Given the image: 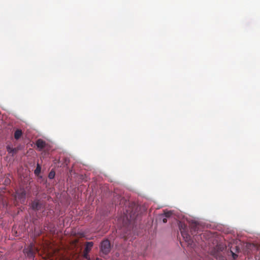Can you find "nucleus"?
I'll return each instance as SVG.
<instances>
[{
    "instance_id": "nucleus-17",
    "label": "nucleus",
    "mask_w": 260,
    "mask_h": 260,
    "mask_svg": "<svg viewBox=\"0 0 260 260\" xmlns=\"http://www.w3.org/2000/svg\"><path fill=\"white\" fill-rule=\"evenodd\" d=\"M162 222L164 223H166L167 222V218L164 217L162 218Z\"/></svg>"
},
{
    "instance_id": "nucleus-8",
    "label": "nucleus",
    "mask_w": 260,
    "mask_h": 260,
    "mask_svg": "<svg viewBox=\"0 0 260 260\" xmlns=\"http://www.w3.org/2000/svg\"><path fill=\"white\" fill-rule=\"evenodd\" d=\"M31 207L33 210H39L41 209L42 205L39 201L35 200L31 203Z\"/></svg>"
},
{
    "instance_id": "nucleus-7",
    "label": "nucleus",
    "mask_w": 260,
    "mask_h": 260,
    "mask_svg": "<svg viewBox=\"0 0 260 260\" xmlns=\"http://www.w3.org/2000/svg\"><path fill=\"white\" fill-rule=\"evenodd\" d=\"M36 144L38 148H39L40 150L45 148L46 145L45 141H44L41 139L37 140Z\"/></svg>"
},
{
    "instance_id": "nucleus-14",
    "label": "nucleus",
    "mask_w": 260,
    "mask_h": 260,
    "mask_svg": "<svg viewBox=\"0 0 260 260\" xmlns=\"http://www.w3.org/2000/svg\"><path fill=\"white\" fill-rule=\"evenodd\" d=\"M55 175V172L53 170H51L48 175L49 179H54Z\"/></svg>"
},
{
    "instance_id": "nucleus-13",
    "label": "nucleus",
    "mask_w": 260,
    "mask_h": 260,
    "mask_svg": "<svg viewBox=\"0 0 260 260\" xmlns=\"http://www.w3.org/2000/svg\"><path fill=\"white\" fill-rule=\"evenodd\" d=\"M41 170V167L40 166V165L38 164L37 168L35 170L34 173L36 175H38L40 173Z\"/></svg>"
},
{
    "instance_id": "nucleus-9",
    "label": "nucleus",
    "mask_w": 260,
    "mask_h": 260,
    "mask_svg": "<svg viewBox=\"0 0 260 260\" xmlns=\"http://www.w3.org/2000/svg\"><path fill=\"white\" fill-rule=\"evenodd\" d=\"M124 214L126 219L129 221L133 220L135 218V214L133 212H131L128 213V210H126Z\"/></svg>"
},
{
    "instance_id": "nucleus-11",
    "label": "nucleus",
    "mask_w": 260,
    "mask_h": 260,
    "mask_svg": "<svg viewBox=\"0 0 260 260\" xmlns=\"http://www.w3.org/2000/svg\"><path fill=\"white\" fill-rule=\"evenodd\" d=\"M198 224L196 222H192L191 224H190V229H191V234H193V232H196V231H198Z\"/></svg>"
},
{
    "instance_id": "nucleus-15",
    "label": "nucleus",
    "mask_w": 260,
    "mask_h": 260,
    "mask_svg": "<svg viewBox=\"0 0 260 260\" xmlns=\"http://www.w3.org/2000/svg\"><path fill=\"white\" fill-rule=\"evenodd\" d=\"M171 215H172L171 212L168 211V212H165V217H166V218H168V217H170L171 216Z\"/></svg>"
},
{
    "instance_id": "nucleus-10",
    "label": "nucleus",
    "mask_w": 260,
    "mask_h": 260,
    "mask_svg": "<svg viewBox=\"0 0 260 260\" xmlns=\"http://www.w3.org/2000/svg\"><path fill=\"white\" fill-rule=\"evenodd\" d=\"M22 135V131L20 129H17L14 133V137L16 140H18L20 138Z\"/></svg>"
},
{
    "instance_id": "nucleus-16",
    "label": "nucleus",
    "mask_w": 260,
    "mask_h": 260,
    "mask_svg": "<svg viewBox=\"0 0 260 260\" xmlns=\"http://www.w3.org/2000/svg\"><path fill=\"white\" fill-rule=\"evenodd\" d=\"M231 252L232 253L233 257L234 258V259H236L238 257V255L236 254L233 252L232 251H231Z\"/></svg>"
},
{
    "instance_id": "nucleus-12",
    "label": "nucleus",
    "mask_w": 260,
    "mask_h": 260,
    "mask_svg": "<svg viewBox=\"0 0 260 260\" xmlns=\"http://www.w3.org/2000/svg\"><path fill=\"white\" fill-rule=\"evenodd\" d=\"M60 162H62L61 165L63 167L67 166L70 162V159L67 157H63Z\"/></svg>"
},
{
    "instance_id": "nucleus-19",
    "label": "nucleus",
    "mask_w": 260,
    "mask_h": 260,
    "mask_svg": "<svg viewBox=\"0 0 260 260\" xmlns=\"http://www.w3.org/2000/svg\"><path fill=\"white\" fill-rule=\"evenodd\" d=\"M96 260H100L99 258H96Z\"/></svg>"
},
{
    "instance_id": "nucleus-20",
    "label": "nucleus",
    "mask_w": 260,
    "mask_h": 260,
    "mask_svg": "<svg viewBox=\"0 0 260 260\" xmlns=\"http://www.w3.org/2000/svg\"><path fill=\"white\" fill-rule=\"evenodd\" d=\"M27 197H29V194H28V193H27Z\"/></svg>"
},
{
    "instance_id": "nucleus-2",
    "label": "nucleus",
    "mask_w": 260,
    "mask_h": 260,
    "mask_svg": "<svg viewBox=\"0 0 260 260\" xmlns=\"http://www.w3.org/2000/svg\"><path fill=\"white\" fill-rule=\"evenodd\" d=\"M26 191L23 188H20L16 191L14 196L16 202H19L21 204L25 203Z\"/></svg>"
},
{
    "instance_id": "nucleus-5",
    "label": "nucleus",
    "mask_w": 260,
    "mask_h": 260,
    "mask_svg": "<svg viewBox=\"0 0 260 260\" xmlns=\"http://www.w3.org/2000/svg\"><path fill=\"white\" fill-rule=\"evenodd\" d=\"M93 245V243L92 242H87L85 244V247L83 251V256L87 260H90L88 253L91 250Z\"/></svg>"
},
{
    "instance_id": "nucleus-18",
    "label": "nucleus",
    "mask_w": 260,
    "mask_h": 260,
    "mask_svg": "<svg viewBox=\"0 0 260 260\" xmlns=\"http://www.w3.org/2000/svg\"><path fill=\"white\" fill-rule=\"evenodd\" d=\"M5 182H7V183H9L10 182V180L9 179H8V180H5Z\"/></svg>"
},
{
    "instance_id": "nucleus-6",
    "label": "nucleus",
    "mask_w": 260,
    "mask_h": 260,
    "mask_svg": "<svg viewBox=\"0 0 260 260\" xmlns=\"http://www.w3.org/2000/svg\"><path fill=\"white\" fill-rule=\"evenodd\" d=\"M7 151L9 154H11L12 156H14L15 154L17 153L19 150V148H12L10 145H8L6 147Z\"/></svg>"
},
{
    "instance_id": "nucleus-3",
    "label": "nucleus",
    "mask_w": 260,
    "mask_h": 260,
    "mask_svg": "<svg viewBox=\"0 0 260 260\" xmlns=\"http://www.w3.org/2000/svg\"><path fill=\"white\" fill-rule=\"evenodd\" d=\"M38 251V249L32 243H31L27 248L23 250L25 254L30 258H33L35 257V254Z\"/></svg>"
},
{
    "instance_id": "nucleus-4",
    "label": "nucleus",
    "mask_w": 260,
    "mask_h": 260,
    "mask_svg": "<svg viewBox=\"0 0 260 260\" xmlns=\"http://www.w3.org/2000/svg\"><path fill=\"white\" fill-rule=\"evenodd\" d=\"M111 250V244L108 240L103 241L101 244V251L104 254H107Z\"/></svg>"
},
{
    "instance_id": "nucleus-1",
    "label": "nucleus",
    "mask_w": 260,
    "mask_h": 260,
    "mask_svg": "<svg viewBox=\"0 0 260 260\" xmlns=\"http://www.w3.org/2000/svg\"><path fill=\"white\" fill-rule=\"evenodd\" d=\"M178 225L184 240L187 243L188 245H191L192 240L191 236L188 233L187 225L181 221H179Z\"/></svg>"
}]
</instances>
